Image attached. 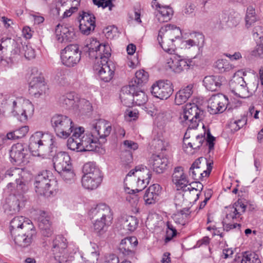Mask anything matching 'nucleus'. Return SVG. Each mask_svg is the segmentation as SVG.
I'll use <instances>...</instances> for the list:
<instances>
[{
    "label": "nucleus",
    "instance_id": "nucleus-13",
    "mask_svg": "<svg viewBox=\"0 0 263 263\" xmlns=\"http://www.w3.org/2000/svg\"><path fill=\"white\" fill-rule=\"evenodd\" d=\"M91 133L95 137L97 138L98 141L104 143L106 141L105 138L108 136L111 130V125L105 120L100 119L94 121L91 124Z\"/></svg>",
    "mask_w": 263,
    "mask_h": 263
},
{
    "label": "nucleus",
    "instance_id": "nucleus-52",
    "mask_svg": "<svg viewBox=\"0 0 263 263\" xmlns=\"http://www.w3.org/2000/svg\"><path fill=\"white\" fill-rule=\"evenodd\" d=\"M166 226L167 229L166 231L165 241L167 242L170 241L173 238V237L176 235L177 231L176 228L172 225V224L170 221L167 222Z\"/></svg>",
    "mask_w": 263,
    "mask_h": 263
},
{
    "label": "nucleus",
    "instance_id": "nucleus-57",
    "mask_svg": "<svg viewBox=\"0 0 263 263\" xmlns=\"http://www.w3.org/2000/svg\"><path fill=\"white\" fill-rule=\"evenodd\" d=\"M152 145L157 151H163L166 149L165 142L161 139H154L152 142Z\"/></svg>",
    "mask_w": 263,
    "mask_h": 263
},
{
    "label": "nucleus",
    "instance_id": "nucleus-10",
    "mask_svg": "<svg viewBox=\"0 0 263 263\" xmlns=\"http://www.w3.org/2000/svg\"><path fill=\"white\" fill-rule=\"evenodd\" d=\"M81 52L77 44L67 45L61 52V58L62 63L68 67L77 65L81 58Z\"/></svg>",
    "mask_w": 263,
    "mask_h": 263
},
{
    "label": "nucleus",
    "instance_id": "nucleus-25",
    "mask_svg": "<svg viewBox=\"0 0 263 263\" xmlns=\"http://www.w3.org/2000/svg\"><path fill=\"white\" fill-rule=\"evenodd\" d=\"M226 219L238 220L246 211V205L240 200L235 202L232 205L227 207Z\"/></svg>",
    "mask_w": 263,
    "mask_h": 263
},
{
    "label": "nucleus",
    "instance_id": "nucleus-60",
    "mask_svg": "<svg viewBox=\"0 0 263 263\" xmlns=\"http://www.w3.org/2000/svg\"><path fill=\"white\" fill-rule=\"evenodd\" d=\"M227 220H232V219H226V218L224 219L222 222L223 229L224 230L227 231H229L230 230L236 228L238 227V229L240 230L241 227V224L237 223H227Z\"/></svg>",
    "mask_w": 263,
    "mask_h": 263
},
{
    "label": "nucleus",
    "instance_id": "nucleus-61",
    "mask_svg": "<svg viewBox=\"0 0 263 263\" xmlns=\"http://www.w3.org/2000/svg\"><path fill=\"white\" fill-rule=\"evenodd\" d=\"M215 138L213 137L211 134L209 130H208L207 133V137L206 139L205 143L206 145H207L209 147V149L210 151H211L214 149V141Z\"/></svg>",
    "mask_w": 263,
    "mask_h": 263
},
{
    "label": "nucleus",
    "instance_id": "nucleus-16",
    "mask_svg": "<svg viewBox=\"0 0 263 263\" xmlns=\"http://www.w3.org/2000/svg\"><path fill=\"white\" fill-rule=\"evenodd\" d=\"M89 215L91 219H103L111 221L112 214L110 208L105 203H100L95 207L92 208L89 212Z\"/></svg>",
    "mask_w": 263,
    "mask_h": 263
},
{
    "label": "nucleus",
    "instance_id": "nucleus-18",
    "mask_svg": "<svg viewBox=\"0 0 263 263\" xmlns=\"http://www.w3.org/2000/svg\"><path fill=\"white\" fill-rule=\"evenodd\" d=\"M93 69L101 80L105 82L110 81L113 77L114 71L111 68L108 62H100L98 60L95 63Z\"/></svg>",
    "mask_w": 263,
    "mask_h": 263
},
{
    "label": "nucleus",
    "instance_id": "nucleus-37",
    "mask_svg": "<svg viewBox=\"0 0 263 263\" xmlns=\"http://www.w3.org/2000/svg\"><path fill=\"white\" fill-rule=\"evenodd\" d=\"M203 82L205 88L211 91H217L221 85L218 76H206L204 78Z\"/></svg>",
    "mask_w": 263,
    "mask_h": 263
},
{
    "label": "nucleus",
    "instance_id": "nucleus-20",
    "mask_svg": "<svg viewBox=\"0 0 263 263\" xmlns=\"http://www.w3.org/2000/svg\"><path fill=\"white\" fill-rule=\"evenodd\" d=\"M54 145L52 136L50 135H43L41 132H37L31 140L29 145L31 150L38 147L42 149L41 146H51Z\"/></svg>",
    "mask_w": 263,
    "mask_h": 263
},
{
    "label": "nucleus",
    "instance_id": "nucleus-55",
    "mask_svg": "<svg viewBox=\"0 0 263 263\" xmlns=\"http://www.w3.org/2000/svg\"><path fill=\"white\" fill-rule=\"evenodd\" d=\"M192 39H191L195 42L196 46H201L204 42V36L202 34L199 32H194L191 34Z\"/></svg>",
    "mask_w": 263,
    "mask_h": 263
},
{
    "label": "nucleus",
    "instance_id": "nucleus-62",
    "mask_svg": "<svg viewBox=\"0 0 263 263\" xmlns=\"http://www.w3.org/2000/svg\"><path fill=\"white\" fill-rule=\"evenodd\" d=\"M251 54L253 56H259L263 58V42L257 44L255 49L252 51Z\"/></svg>",
    "mask_w": 263,
    "mask_h": 263
},
{
    "label": "nucleus",
    "instance_id": "nucleus-40",
    "mask_svg": "<svg viewBox=\"0 0 263 263\" xmlns=\"http://www.w3.org/2000/svg\"><path fill=\"white\" fill-rule=\"evenodd\" d=\"M22 49H21V46L18 48L14 49V53L24 55L27 59H31L35 57L34 50L30 45H21Z\"/></svg>",
    "mask_w": 263,
    "mask_h": 263
},
{
    "label": "nucleus",
    "instance_id": "nucleus-38",
    "mask_svg": "<svg viewBox=\"0 0 263 263\" xmlns=\"http://www.w3.org/2000/svg\"><path fill=\"white\" fill-rule=\"evenodd\" d=\"M121 223L123 229L133 232L137 228L139 221L135 216H126L122 218Z\"/></svg>",
    "mask_w": 263,
    "mask_h": 263
},
{
    "label": "nucleus",
    "instance_id": "nucleus-29",
    "mask_svg": "<svg viewBox=\"0 0 263 263\" xmlns=\"http://www.w3.org/2000/svg\"><path fill=\"white\" fill-rule=\"evenodd\" d=\"M84 129L83 127H76L72 132V136L67 140V146L68 148L72 151L82 152L80 148V137H81Z\"/></svg>",
    "mask_w": 263,
    "mask_h": 263
},
{
    "label": "nucleus",
    "instance_id": "nucleus-23",
    "mask_svg": "<svg viewBox=\"0 0 263 263\" xmlns=\"http://www.w3.org/2000/svg\"><path fill=\"white\" fill-rule=\"evenodd\" d=\"M204 160L203 157L199 158L192 164L189 174L194 180H200L209 175L211 170V168L209 170V166L208 167L209 172L207 170H203L202 168L201 161Z\"/></svg>",
    "mask_w": 263,
    "mask_h": 263
},
{
    "label": "nucleus",
    "instance_id": "nucleus-54",
    "mask_svg": "<svg viewBox=\"0 0 263 263\" xmlns=\"http://www.w3.org/2000/svg\"><path fill=\"white\" fill-rule=\"evenodd\" d=\"M215 66L221 72L228 71L230 69V65L228 61L224 59L217 60L216 62Z\"/></svg>",
    "mask_w": 263,
    "mask_h": 263
},
{
    "label": "nucleus",
    "instance_id": "nucleus-32",
    "mask_svg": "<svg viewBox=\"0 0 263 263\" xmlns=\"http://www.w3.org/2000/svg\"><path fill=\"white\" fill-rule=\"evenodd\" d=\"M149 161L153 171L158 174L162 173L168 164V160L166 157H161L158 155H153Z\"/></svg>",
    "mask_w": 263,
    "mask_h": 263
},
{
    "label": "nucleus",
    "instance_id": "nucleus-17",
    "mask_svg": "<svg viewBox=\"0 0 263 263\" xmlns=\"http://www.w3.org/2000/svg\"><path fill=\"white\" fill-rule=\"evenodd\" d=\"M17 43L14 39L10 37H3L0 40V65L4 67L8 66L11 60L6 57L8 50L11 49Z\"/></svg>",
    "mask_w": 263,
    "mask_h": 263
},
{
    "label": "nucleus",
    "instance_id": "nucleus-41",
    "mask_svg": "<svg viewBox=\"0 0 263 263\" xmlns=\"http://www.w3.org/2000/svg\"><path fill=\"white\" fill-rule=\"evenodd\" d=\"M134 99H133V106H141L144 105L147 101V97L145 93L140 89V87L137 86V89L134 94Z\"/></svg>",
    "mask_w": 263,
    "mask_h": 263
},
{
    "label": "nucleus",
    "instance_id": "nucleus-64",
    "mask_svg": "<svg viewBox=\"0 0 263 263\" xmlns=\"http://www.w3.org/2000/svg\"><path fill=\"white\" fill-rule=\"evenodd\" d=\"M47 227V226H46ZM40 229L43 235L45 237H50L53 234V229L51 227H44L43 224H40Z\"/></svg>",
    "mask_w": 263,
    "mask_h": 263
},
{
    "label": "nucleus",
    "instance_id": "nucleus-50",
    "mask_svg": "<svg viewBox=\"0 0 263 263\" xmlns=\"http://www.w3.org/2000/svg\"><path fill=\"white\" fill-rule=\"evenodd\" d=\"M252 35L257 44L263 42V28L260 26H255L252 31Z\"/></svg>",
    "mask_w": 263,
    "mask_h": 263
},
{
    "label": "nucleus",
    "instance_id": "nucleus-28",
    "mask_svg": "<svg viewBox=\"0 0 263 263\" xmlns=\"http://www.w3.org/2000/svg\"><path fill=\"white\" fill-rule=\"evenodd\" d=\"M161 187L158 184L151 185L145 192L143 199L146 204L155 203L158 200Z\"/></svg>",
    "mask_w": 263,
    "mask_h": 263
},
{
    "label": "nucleus",
    "instance_id": "nucleus-22",
    "mask_svg": "<svg viewBox=\"0 0 263 263\" xmlns=\"http://www.w3.org/2000/svg\"><path fill=\"white\" fill-rule=\"evenodd\" d=\"M137 89V86L134 84L133 81H130L129 85L122 87L120 98L122 103L126 106L132 107L133 106L134 94Z\"/></svg>",
    "mask_w": 263,
    "mask_h": 263
},
{
    "label": "nucleus",
    "instance_id": "nucleus-47",
    "mask_svg": "<svg viewBox=\"0 0 263 263\" xmlns=\"http://www.w3.org/2000/svg\"><path fill=\"white\" fill-rule=\"evenodd\" d=\"M123 145L126 148V151H128L127 152V163H130L132 159H133V156L132 154L131 153V151H135L138 148V145L137 143L131 141V140H125L123 142Z\"/></svg>",
    "mask_w": 263,
    "mask_h": 263
},
{
    "label": "nucleus",
    "instance_id": "nucleus-27",
    "mask_svg": "<svg viewBox=\"0 0 263 263\" xmlns=\"http://www.w3.org/2000/svg\"><path fill=\"white\" fill-rule=\"evenodd\" d=\"M152 174L151 171L146 167L141 166H137L135 168L131 171L126 175L125 180L126 181L129 180L136 181V178H143L144 180L149 181L151 179Z\"/></svg>",
    "mask_w": 263,
    "mask_h": 263
},
{
    "label": "nucleus",
    "instance_id": "nucleus-24",
    "mask_svg": "<svg viewBox=\"0 0 263 263\" xmlns=\"http://www.w3.org/2000/svg\"><path fill=\"white\" fill-rule=\"evenodd\" d=\"M55 33L57 40L61 43L71 42L75 38V33L72 28L60 24L56 26Z\"/></svg>",
    "mask_w": 263,
    "mask_h": 263
},
{
    "label": "nucleus",
    "instance_id": "nucleus-5",
    "mask_svg": "<svg viewBox=\"0 0 263 263\" xmlns=\"http://www.w3.org/2000/svg\"><path fill=\"white\" fill-rule=\"evenodd\" d=\"M53 164L55 170L66 182L72 180L74 174L72 169L70 157L66 152H60L53 158Z\"/></svg>",
    "mask_w": 263,
    "mask_h": 263
},
{
    "label": "nucleus",
    "instance_id": "nucleus-45",
    "mask_svg": "<svg viewBox=\"0 0 263 263\" xmlns=\"http://www.w3.org/2000/svg\"><path fill=\"white\" fill-rule=\"evenodd\" d=\"M205 138L204 135H197L191 142L186 143V140L184 139V144L187 145L192 149L197 150L202 146L205 142Z\"/></svg>",
    "mask_w": 263,
    "mask_h": 263
},
{
    "label": "nucleus",
    "instance_id": "nucleus-1",
    "mask_svg": "<svg viewBox=\"0 0 263 263\" xmlns=\"http://www.w3.org/2000/svg\"><path fill=\"white\" fill-rule=\"evenodd\" d=\"M24 174L23 170L19 167L10 168L5 174L6 178L14 181L7 184L6 190L9 193L10 200H12L13 209L17 211L20 210L21 203L26 200L24 195L27 190L23 179Z\"/></svg>",
    "mask_w": 263,
    "mask_h": 263
},
{
    "label": "nucleus",
    "instance_id": "nucleus-34",
    "mask_svg": "<svg viewBox=\"0 0 263 263\" xmlns=\"http://www.w3.org/2000/svg\"><path fill=\"white\" fill-rule=\"evenodd\" d=\"M82 102L84 100H82ZM60 103L67 108H78L80 107L79 101L77 97H75L73 93H68L62 96L60 99Z\"/></svg>",
    "mask_w": 263,
    "mask_h": 263
},
{
    "label": "nucleus",
    "instance_id": "nucleus-58",
    "mask_svg": "<svg viewBox=\"0 0 263 263\" xmlns=\"http://www.w3.org/2000/svg\"><path fill=\"white\" fill-rule=\"evenodd\" d=\"M137 188L135 190V192L136 191L137 192H139L142 191L146 187L147 185L149 183V181H147V180H144L143 178H137Z\"/></svg>",
    "mask_w": 263,
    "mask_h": 263
},
{
    "label": "nucleus",
    "instance_id": "nucleus-12",
    "mask_svg": "<svg viewBox=\"0 0 263 263\" xmlns=\"http://www.w3.org/2000/svg\"><path fill=\"white\" fill-rule=\"evenodd\" d=\"M172 83L168 80H160L154 83L151 88L152 94L161 100H166L173 93Z\"/></svg>",
    "mask_w": 263,
    "mask_h": 263
},
{
    "label": "nucleus",
    "instance_id": "nucleus-36",
    "mask_svg": "<svg viewBox=\"0 0 263 263\" xmlns=\"http://www.w3.org/2000/svg\"><path fill=\"white\" fill-rule=\"evenodd\" d=\"M156 13V16L160 23L166 22L171 20L173 14L172 8L168 6H162Z\"/></svg>",
    "mask_w": 263,
    "mask_h": 263
},
{
    "label": "nucleus",
    "instance_id": "nucleus-44",
    "mask_svg": "<svg viewBox=\"0 0 263 263\" xmlns=\"http://www.w3.org/2000/svg\"><path fill=\"white\" fill-rule=\"evenodd\" d=\"M148 79V74L143 70L137 71L135 73V78L134 80V84L139 87L140 85L146 83Z\"/></svg>",
    "mask_w": 263,
    "mask_h": 263
},
{
    "label": "nucleus",
    "instance_id": "nucleus-3",
    "mask_svg": "<svg viewBox=\"0 0 263 263\" xmlns=\"http://www.w3.org/2000/svg\"><path fill=\"white\" fill-rule=\"evenodd\" d=\"M181 36V32L179 28L174 25H167L161 28L157 39L162 49L172 54L174 51V39H179Z\"/></svg>",
    "mask_w": 263,
    "mask_h": 263
},
{
    "label": "nucleus",
    "instance_id": "nucleus-59",
    "mask_svg": "<svg viewBox=\"0 0 263 263\" xmlns=\"http://www.w3.org/2000/svg\"><path fill=\"white\" fill-rule=\"evenodd\" d=\"M95 5L99 7H102L104 8L109 7V9L111 10V7L112 6L111 0H92Z\"/></svg>",
    "mask_w": 263,
    "mask_h": 263
},
{
    "label": "nucleus",
    "instance_id": "nucleus-48",
    "mask_svg": "<svg viewBox=\"0 0 263 263\" xmlns=\"http://www.w3.org/2000/svg\"><path fill=\"white\" fill-rule=\"evenodd\" d=\"M84 51H86L89 58L96 60L95 63L97 62L98 60L100 61L98 48L95 47V43H93V41L85 47Z\"/></svg>",
    "mask_w": 263,
    "mask_h": 263
},
{
    "label": "nucleus",
    "instance_id": "nucleus-15",
    "mask_svg": "<svg viewBox=\"0 0 263 263\" xmlns=\"http://www.w3.org/2000/svg\"><path fill=\"white\" fill-rule=\"evenodd\" d=\"M228 99L226 97L221 94L212 96L209 102V111L211 114L221 113L226 109Z\"/></svg>",
    "mask_w": 263,
    "mask_h": 263
},
{
    "label": "nucleus",
    "instance_id": "nucleus-35",
    "mask_svg": "<svg viewBox=\"0 0 263 263\" xmlns=\"http://www.w3.org/2000/svg\"><path fill=\"white\" fill-rule=\"evenodd\" d=\"M193 93V85H189L180 89L176 94L175 102L176 105H180L186 102Z\"/></svg>",
    "mask_w": 263,
    "mask_h": 263
},
{
    "label": "nucleus",
    "instance_id": "nucleus-43",
    "mask_svg": "<svg viewBox=\"0 0 263 263\" xmlns=\"http://www.w3.org/2000/svg\"><path fill=\"white\" fill-rule=\"evenodd\" d=\"M258 18L256 15L254 8L250 6L247 9L245 17L246 26L247 28H250L251 25L257 21Z\"/></svg>",
    "mask_w": 263,
    "mask_h": 263
},
{
    "label": "nucleus",
    "instance_id": "nucleus-7",
    "mask_svg": "<svg viewBox=\"0 0 263 263\" xmlns=\"http://www.w3.org/2000/svg\"><path fill=\"white\" fill-rule=\"evenodd\" d=\"M204 112L194 103L187 104L183 107V112L180 114L181 122L189 125V129H195L198 123L203 119Z\"/></svg>",
    "mask_w": 263,
    "mask_h": 263
},
{
    "label": "nucleus",
    "instance_id": "nucleus-31",
    "mask_svg": "<svg viewBox=\"0 0 263 263\" xmlns=\"http://www.w3.org/2000/svg\"><path fill=\"white\" fill-rule=\"evenodd\" d=\"M25 153L24 146L21 143L13 145L10 151V157L12 162L21 164L25 162Z\"/></svg>",
    "mask_w": 263,
    "mask_h": 263
},
{
    "label": "nucleus",
    "instance_id": "nucleus-42",
    "mask_svg": "<svg viewBox=\"0 0 263 263\" xmlns=\"http://www.w3.org/2000/svg\"><path fill=\"white\" fill-rule=\"evenodd\" d=\"M92 219L94 220V231L99 235L103 234L106 231L107 227L111 223V221L103 219Z\"/></svg>",
    "mask_w": 263,
    "mask_h": 263
},
{
    "label": "nucleus",
    "instance_id": "nucleus-4",
    "mask_svg": "<svg viewBox=\"0 0 263 263\" xmlns=\"http://www.w3.org/2000/svg\"><path fill=\"white\" fill-rule=\"evenodd\" d=\"M84 175L81 180L82 186L86 189L93 190L97 189L102 181V175L100 169L93 162L85 163L83 167Z\"/></svg>",
    "mask_w": 263,
    "mask_h": 263
},
{
    "label": "nucleus",
    "instance_id": "nucleus-6",
    "mask_svg": "<svg viewBox=\"0 0 263 263\" xmlns=\"http://www.w3.org/2000/svg\"><path fill=\"white\" fill-rule=\"evenodd\" d=\"M50 122L56 135L64 139L69 137L76 128L70 118L61 114L54 115Z\"/></svg>",
    "mask_w": 263,
    "mask_h": 263
},
{
    "label": "nucleus",
    "instance_id": "nucleus-11",
    "mask_svg": "<svg viewBox=\"0 0 263 263\" xmlns=\"http://www.w3.org/2000/svg\"><path fill=\"white\" fill-rule=\"evenodd\" d=\"M244 72L239 70L234 73L230 82V86L232 91L236 96L245 98L248 96V90L247 84L242 76Z\"/></svg>",
    "mask_w": 263,
    "mask_h": 263
},
{
    "label": "nucleus",
    "instance_id": "nucleus-26",
    "mask_svg": "<svg viewBox=\"0 0 263 263\" xmlns=\"http://www.w3.org/2000/svg\"><path fill=\"white\" fill-rule=\"evenodd\" d=\"M98 142L97 138L93 136L91 132L90 133H83L80 137L81 150L82 152L94 151L97 147Z\"/></svg>",
    "mask_w": 263,
    "mask_h": 263
},
{
    "label": "nucleus",
    "instance_id": "nucleus-19",
    "mask_svg": "<svg viewBox=\"0 0 263 263\" xmlns=\"http://www.w3.org/2000/svg\"><path fill=\"white\" fill-rule=\"evenodd\" d=\"M138 245V240L135 237H126L122 239L119 246L120 253L129 257L134 256L135 248Z\"/></svg>",
    "mask_w": 263,
    "mask_h": 263
},
{
    "label": "nucleus",
    "instance_id": "nucleus-56",
    "mask_svg": "<svg viewBox=\"0 0 263 263\" xmlns=\"http://www.w3.org/2000/svg\"><path fill=\"white\" fill-rule=\"evenodd\" d=\"M117 28L115 26H108L104 29V33L108 39H112L117 33Z\"/></svg>",
    "mask_w": 263,
    "mask_h": 263
},
{
    "label": "nucleus",
    "instance_id": "nucleus-49",
    "mask_svg": "<svg viewBox=\"0 0 263 263\" xmlns=\"http://www.w3.org/2000/svg\"><path fill=\"white\" fill-rule=\"evenodd\" d=\"M79 28L80 31L84 34L88 35L90 34L91 31H93L96 27V21L92 22H86L85 23H79Z\"/></svg>",
    "mask_w": 263,
    "mask_h": 263
},
{
    "label": "nucleus",
    "instance_id": "nucleus-51",
    "mask_svg": "<svg viewBox=\"0 0 263 263\" xmlns=\"http://www.w3.org/2000/svg\"><path fill=\"white\" fill-rule=\"evenodd\" d=\"M96 18L94 15L89 11H82L79 15V23H85L86 22H92L95 21Z\"/></svg>",
    "mask_w": 263,
    "mask_h": 263
},
{
    "label": "nucleus",
    "instance_id": "nucleus-33",
    "mask_svg": "<svg viewBox=\"0 0 263 263\" xmlns=\"http://www.w3.org/2000/svg\"><path fill=\"white\" fill-rule=\"evenodd\" d=\"M95 47L98 48L100 62H108L111 56V48L108 44H100L97 40H93Z\"/></svg>",
    "mask_w": 263,
    "mask_h": 263
},
{
    "label": "nucleus",
    "instance_id": "nucleus-63",
    "mask_svg": "<svg viewBox=\"0 0 263 263\" xmlns=\"http://www.w3.org/2000/svg\"><path fill=\"white\" fill-rule=\"evenodd\" d=\"M28 130L29 127L28 126H22L19 129L15 130V136L17 139L24 137L28 132Z\"/></svg>",
    "mask_w": 263,
    "mask_h": 263
},
{
    "label": "nucleus",
    "instance_id": "nucleus-53",
    "mask_svg": "<svg viewBox=\"0 0 263 263\" xmlns=\"http://www.w3.org/2000/svg\"><path fill=\"white\" fill-rule=\"evenodd\" d=\"M129 195L126 197V200L134 207L138 205L139 197L138 195L135 194V190H132L128 192Z\"/></svg>",
    "mask_w": 263,
    "mask_h": 263
},
{
    "label": "nucleus",
    "instance_id": "nucleus-46",
    "mask_svg": "<svg viewBox=\"0 0 263 263\" xmlns=\"http://www.w3.org/2000/svg\"><path fill=\"white\" fill-rule=\"evenodd\" d=\"M241 263H261L258 255L249 251L242 253Z\"/></svg>",
    "mask_w": 263,
    "mask_h": 263
},
{
    "label": "nucleus",
    "instance_id": "nucleus-39",
    "mask_svg": "<svg viewBox=\"0 0 263 263\" xmlns=\"http://www.w3.org/2000/svg\"><path fill=\"white\" fill-rule=\"evenodd\" d=\"M67 247V239L62 235H58L53 240L52 250L54 252L62 253Z\"/></svg>",
    "mask_w": 263,
    "mask_h": 263
},
{
    "label": "nucleus",
    "instance_id": "nucleus-9",
    "mask_svg": "<svg viewBox=\"0 0 263 263\" xmlns=\"http://www.w3.org/2000/svg\"><path fill=\"white\" fill-rule=\"evenodd\" d=\"M49 171H44L39 173L35 178V192L40 195L48 197L54 194L52 186L55 182L49 178Z\"/></svg>",
    "mask_w": 263,
    "mask_h": 263
},
{
    "label": "nucleus",
    "instance_id": "nucleus-21",
    "mask_svg": "<svg viewBox=\"0 0 263 263\" xmlns=\"http://www.w3.org/2000/svg\"><path fill=\"white\" fill-rule=\"evenodd\" d=\"M46 86L43 77L39 75L33 77L29 83V93L35 98H39L45 92Z\"/></svg>",
    "mask_w": 263,
    "mask_h": 263
},
{
    "label": "nucleus",
    "instance_id": "nucleus-14",
    "mask_svg": "<svg viewBox=\"0 0 263 263\" xmlns=\"http://www.w3.org/2000/svg\"><path fill=\"white\" fill-rule=\"evenodd\" d=\"M192 61L190 59H180L176 55H172L167 59L166 67L175 73H181L192 68Z\"/></svg>",
    "mask_w": 263,
    "mask_h": 263
},
{
    "label": "nucleus",
    "instance_id": "nucleus-30",
    "mask_svg": "<svg viewBox=\"0 0 263 263\" xmlns=\"http://www.w3.org/2000/svg\"><path fill=\"white\" fill-rule=\"evenodd\" d=\"M172 181L177 187L180 189H183L189 184V181L182 166H177L174 168Z\"/></svg>",
    "mask_w": 263,
    "mask_h": 263
},
{
    "label": "nucleus",
    "instance_id": "nucleus-8",
    "mask_svg": "<svg viewBox=\"0 0 263 263\" xmlns=\"http://www.w3.org/2000/svg\"><path fill=\"white\" fill-rule=\"evenodd\" d=\"M34 106L28 100L17 98L13 102L11 113L22 122H26L34 112Z\"/></svg>",
    "mask_w": 263,
    "mask_h": 263
},
{
    "label": "nucleus",
    "instance_id": "nucleus-2",
    "mask_svg": "<svg viewBox=\"0 0 263 263\" xmlns=\"http://www.w3.org/2000/svg\"><path fill=\"white\" fill-rule=\"evenodd\" d=\"M23 216L13 218L10 223V231L17 245L25 248L29 246L35 236L36 231L30 220Z\"/></svg>",
    "mask_w": 263,
    "mask_h": 263
}]
</instances>
